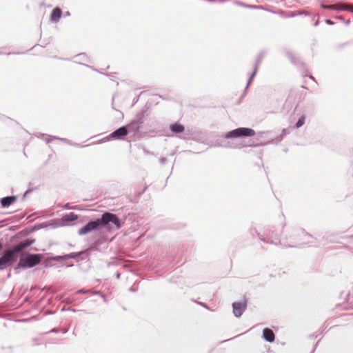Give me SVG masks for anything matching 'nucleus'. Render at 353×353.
Wrapping results in <instances>:
<instances>
[{
	"instance_id": "obj_1",
	"label": "nucleus",
	"mask_w": 353,
	"mask_h": 353,
	"mask_svg": "<svg viewBox=\"0 0 353 353\" xmlns=\"http://www.w3.org/2000/svg\"><path fill=\"white\" fill-rule=\"evenodd\" d=\"M34 243L33 239H26L5 249L0 256V270H4L17 261L19 253Z\"/></svg>"
},
{
	"instance_id": "obj_2",
	"label": "nucleus",
	"mask_w": 353,
	"mask_h": 353,
	"mask_svg": "<svg viewBox=\"0 0 353 353\" xmlns=\"http://www.w3.org/2000/svg\"><path fill=\"white\" fill-rule=\"evenodd\" d=\"M254 135H255L254 130L248 128H239L223 135L216 145L225 148H241L243 145L238 143L235 139Z\"/></svg>"
},
{
	"instance_id": "obj_3",
	"label": "nucleus",
	"mask_w": 353,
	"mask_h": 353,
	"mask_svg": "<svg viewBox=\"0 0 353 353\" xmlns=\"http://www.w3.org/2000/svg\"><path fill=\"white\" fill-rule=\"evenodd\" d=\"M110 223H113L117 229L121 228V223L119 219L114 214L105 212L100 219L89 221L86 225L78 230L79 235H85L93 230H100L101 226H105Z\"/></svg>"
},
{
	"instance_id": "obj_4",
	"label": "nucleus",
	"mask_w": 353,
	"mask_h": 353,
	"mask_svg": "<svg viewBox=\"0 0 353 353\" xmlns=\"http://www.w3.org/2000/svg\"><path fill=\"white\" fill-rule=\"evenodd\" d=\"M290 231L289 242H283L285 248H300L303 245H310L314 243V238L301 228H292Z\"/></svg>"
},
{
	"instance_id": "obj_5",
	"label": "nucleus",
	"mask_w": 353,
	"mask_h": 353,
	"mask_svg": "<svg viewBox=\"0 0 353 353\" xmlns=\"http://www.w3.org/2000/svg\"><path fill=\"white\" fill-rule=\"evenodd\" d=\"M19 262L14 267V270L17 272L19 269H28L32 268L37 265L39 264L43 259V254H31L28 252H21Z\"/></svg>"
},
{
	"instance_id": "obj_6",
	"label": "nucleus",
	"mask_w": 353,
	"mask_h": 353,
	"mask_svg": "<svg viewBox=\"0 0 353 353\" xmlns=\"http://www.w3.org/2000/svg\"><path fill=\"white\" fill-rule=\"evenodd\" d=\"M145 113L146 111L143 110L138 112L134 118L125 125L128 130V134H131L135 139H141L143 137L141 128L144 123Z\"/></svg>"
},
{
	"instance_id": "obj_7",
	"label": "nucleus",
	"mask_w": 353,
	"mask_h": 353,
	"mask_svg": "<svg viewBox=\"0 0 353 353\" xmlns=\"http://www.w3.org/2000/svg\"><path fill=\"white\" fill-rule=\"evenodd\" d=\"M279 236L280 232H276L274 227L268 226L264 230L261 237V241L274 245H283V243L279 240Z\"/></svg>"
},
{
	"instance_id": "obj_8",
	"label": "nucleus",
	"mask_w": 353,
	"mask_h": 353,
	"mask_svg": "<svg viewBox=\"0 0 353 353\" xmlns=\"http://www.w3.org/2000/svg\"><path fill=\"white\" fill-rule=\"evenodd\" d=\"M128 134V130L125 125L121 126L113 131L108 137L104 138V141H110L111 139L122 140Z\"/></svg>"
},
{
	"instance_id": "obj_9",
	"label": "nucleus",
	"mask_w": 353,
	"mask_h": 353,
	"mask_svg": "<svg viewBox=\"0 0 353 353\" xmlns=\"http://www.w3.org/2000/svg\"><path fill=\"white\" fill-rule=\"evenodd\" d=\"M170 130L172 132V135L179 139H186V137L183 135L185 132V127L183 125L179 123H172L170 125Z\"/></svg>"
},
{
	"instance_id": "obj_10",
	"label": "nucleus",
	"mask_w": 353,
	"mask_h": 353,
	"mask_svg": "<svg viewBox=\"0 0 353 353\" xmlns=\"http://www.w3.org/2000/svg\"><path fill=\"white\" fill-rule=\"evenodd\" d=\"M246 307V301L234 302L232 303V311L234 315L237 318L240 317L245 310Z\"/></svg>"
},
{
	"instance_id": "obj_11",
	"label": "nucleus",
	"mask_w": 353,
	"mask_h": 353,
	"mask_svg": "<svg viewBox=\"0 0 353 353\" xmlns=\"http://www.w3.org/2000/svg\"><path fill=\"white\" fill-rule=\"evenodd\" d=\"M263 57H264V53L263 52H261V53H260L258 55L257 59H256V62H255L254 71L251 74V75H250V78L248 79V81L247 83L245 89H247L249 87V85H250V84L253 77L255 76V74H256V72L258 70L259 66V65H260V63L261 62V60L263 59Z\"/></svg>"
},
{
	"instance_id": "obj_12",
	"label": "nucleus",
	"mask_w": 353,
	"mask_h": 353,
	"mask_svg": "<svg viewBox=\"0 0 353 353\" xmlns=\"http://www.w3.org/2000/svg\"><path fill=\"white\" fill-rule=\"evenodd\" d=\"M81 254H82V252H71L70 254H65V255H63V256H56L52 258V260L54 261L59 262V261H61L63 260H66V259H77L80 255H81Z\"/></svg>"
},
{
	"instance_id": "obj_13",
	"label": "nucleus",
	"mask_w": 353,
	"mask_h": 353,
	"mask_svg": "<svg viewBox=\"0 0 353 353\" xmlns=\"http://www.w3.org/2000/svg\"><path fill=\"white\" fill-rule=\"evenodd\" d=\"M17 201L16 196H5L1 199V205L3 208H8Z\"/></svg>"
},
{
	"instance_id": "obj_14",
	"label": "nucleus",
	"mask_w": 353,
	"mask_h": 353,
	"mask_svg": "<svg viewBox=\"0 0 353 353\" xmlns=\"http://www.w3.org/2000/svg\"><path fill=\"white\" fill-rule=\"evenodd\" d=\"M263 337L265 341L269 343H272L274 341V334L270 328H265L263 330Z\"/></svg>"
},
{
	"instance_id": "obj_15",
	"label": "nucleus",
	"mask_w": 353,
	"mask_h": 353,
	"mask_svg": "<svg viewBox=\"0 0 353 353\" xmlns=\"http://www.w3.org/2000/svg\"><path fill=\"white\" fill-rule=\"evenodd\" d=\"M61 13H62L61 10L59 8H55L52 10V12L51 14L50 21L52 23H57L61 18Z\"/></svg>"
},
{
	"instance_id": "obj_16",
	"label": "nucleus",
	"mask_w": 353,
	"mask_h": 353,
	"mask_svg": "<svg viewBox=\"0 0 353 353\" xmlns=\"http://www.w3.org/2000/svg\"><path fill=\"white\" fill-rule=\"evenodd\" d=\"M78 219V215L74 212H70L63 216L62 220L63 221L68 223L76 221Z\"/></svg>"
},
{
	"instance_id": "obj_17",
	"label": "nucleus",
	"mask_w": 353,
	"mask_h": 353,
	"mask_svg": "<svg viewBox=\"0 0 353 353\" xmlns=\"http://www.w3.org/2000/svg\"><path fill=\"white\" fill-rule=\"evenodd\" d=\"M288 133V130L286 129H283L282 133L276 137L274 139H272L271 141H269L267 142V143H279L281 142L283 137Z\"/></svg>"
},
{
	"instance_id": "obj_18",
	"label": "nucleus",
	"mask_w": 353,
	"mask_h": 353,
	"mask_svg": "<svg viewBox=\"0 0 353 353\" xmlns=\"http://www.w3.org/2000/svg\"><path fill=\"white\" fill-rule=\"evenodd\" d=\"M273 13L277 14L283 18H291L294 17V11H283L279 10L277 12L272 11Z\"/></svg>"
},
{
	"instance_id": "obj_19",
	"label": "nucleus",
	"mask_w": 353,
	"mask_h": 353,
	"mask_svg": "<svg viewBox=\"0 0 353 353\" xmlns=\"http://www.w3.org/2000/svg\"><path fill=\"white\" fill-rule=\"evenodd\" d=\"M248 232L252 238L259 237V239L261 240V237L262 236V235L258 232L255 227H250L248 230Z\"/></svg>"
},
{
	"instance_id": "obj_20",
	"label": "nucleus",
	"mask_w": 353,
	"mask_h": 353,
	"mask_svg": "<svg viewBox=\"0 0 353 353\" xmlns=\"http://www.w3.org/2000/svg\"><path fill=\"white\" fill-rule=\"evenodd\" d=\"M343 5H342L341 7H336L335 6H332V5H330V6H327V5H325L323 3H320V6L323 8V9H325V10H336V11H341L340 10V8L343 6Z\"/></svg>"
},
{
	"instance_id": "obj_21",
	"label": "nucleus",
	"mask_w": 353,
	"mask_h": 353,
	"mask_svg": "<svg viewBox=\"0 0 353 353\" xmlns=\"http://www.w3.org/2000/svg\"><path fill=\"white\" fill-rule=\"evenodd\" d=\"M286 55L291 60L292 63H293L294 64L297 63L296 61V55L292 51H290V50L287 51Z\"/></svg>"
},
{
	"instance_id": "obj_22",
	"label": "nucleus",
	"mask_w": 353,
	"mask_h": 353,
	"mask_svg": "<svg viewBox=\"0 0 353 353\" xmlns=\"http://www.w3.org/2000/svg\"><path fill=\"white\" fill-rule=\"evenodd\" d=\"M340 10H345L353 13V4H343Z\"/></svg>"
},
{
	"instance_id": "obj_23",
	"label": "nucleus",
	"mask_w": 353,
	"mask_h": 353,
	"mask_svg": "<svg viewBox=\"0 0 353 353\" xmlns=\"http://www.w3.org/2000/svg\"><path fill=\"white\" fill-rule=\"evenodd\" d=\"M305 116L302 115L297 121V122L295 124V127L296 128H301L303 124L305 123Z\"/></svg>"
},
{
	"instance_id": "obj_24",
	"label": "nucleus",
	"mask_w": 353,
	"mask_h": 353,
	"mask_svg": "<svg viewBox=\"0 0 353 353\" xmlns=\"http://www.w3.org/2000/svg\"><path fill=\"white\" fill-rule=\"evenodd\" d=\"M294 17L300 15H310V13L305 10L294 11Z\"/></svg>"
},
{
	"instance_id": "obj_25",
	"label": "nucleus",
	"mask_w": 353,
	"mask_h": 353,
	"mask_svg": "<svg viewBox=\"0 0 353 353\" xmlns=\"http://www.w3.org/2000/svg\"><path fill=\"white\" fill-rule=\"evenodd\" d=\"M77 57H79L81 61H88V58L87 57V55L84 53H82V54H79L77 56Z\"/></svg>"
},
{
	"instance_id": "obj_26",
	"label": "nucleus",
	"mask_w": 353,
	"mask_h": 353,
	"mask_svg": "<svg viewBox=\"0 0 353 353\" xmlns=\"http://www.w3.org/2000/svg\"><path fill=\"white\" fill-rule=\"evenodd\" d=\"M70 145L76 147V148H85V147L88 146V145H81L79 143H74V142H72V143H70Z\"/></svg>"
},
{
	"instance_id": "obj_27",
	"label": "nucleus",
	"mask_w": 353,
	"mask_h": 353,
	"mask_svg": "<svg viewBox=\"0 0 353 353\" xmlns=\"http://www.w3.org/2000/svg\"><path fill=\"white\" fill-rule=\"evenodd\" d=\"M60 141L63 143H67L69 145H70V143H72V141L70 140L65 139V138L60 139Z\"/></svg>"
},
{
	"instance_id": "obj_28",
	"label": "nucleus",
	"mask_w": 353,
	"mask_h": 353,
	"mask_svg": "<svg viewBox=\"0 0 353 353\" xmlns=\"http://www.w3.org/2000/svg\"><path fill=\"white\" fill-rule=\"evenodd\" d=\"M59 330L58 328H52L48 333H58Z\"/></svg>"
},
{
	"instance_id": "obj_29",
	"label": "nucleus",
	"mask_w": 353,
	"mask_h": 353,
	"mask_svg": "<svg viewBox=\"0 0 353 353\" xmlns=\"http://www.w3.org/2000/svg\"><path fill=\"white\" fill-rule=\"evenodd\" d=\"M89 292V290H85L83 289L79 290L77 291V293L79 294H87Z\"/></svg>"
},
{
	"instance_id": "obj_30",
	"label": "nucleus",
	"mask_w": 353,
	"mask_h": 353,
	"mask_svg": "<svg viewBox=\"0 0 353 353\" xmlns=\"http://www.w3.org/2000/svg\"><path fill=\"white\" fill-rule=\"evenodd\" d=\"M49 137L50 139H57V140H59V141H60V139H61V137H59L57 136H52V135H50Z\"/></svg>"
},
{
	"instance_id": "obj_31",
	"label": "nucleus",
	"mask_w": 353,
	"mask_h": 353,
	"mask_svg": "<svg viewBox=\"0 0 353 353\" xmlns=\"http://www.w3.org/2000/svg\"><path fill=\"white\" fill-rule=\"evenodd\" d=\"M166 161V159L165 157H162L159 159V162L161 164H164Z\"/></svg>"
},
{
	"instance_id": "obj_32",
	"label": "nucleus",
	"mask_w": 353,
	"mask_h": 353,
	"mask_svg": "<svg viewBox=\"0 0 353 353\" xmlns=\"http://www.w3.org/2000/svg\"><path fill=\"white\" fill-rule=\"evenodd\" d=\"M325 23L330 26L334 25V22L332 21H331L330 19H326Z\"/></svg>"
},
{
	"instance_id": "obj_33",
	"label": "nucleus",
	"mask_w": 353,
	"mask_h": 353,
	"mask_svg": "<svg viewBox=\"0 0 353 353\" xmlns=\"http://www.w3.org/2000/svg\"><path fill=\"white\" fill-rule=\"evenodd\" d=\"M31 192H32V190H28L27 191H26L23 194V198H25L26 196V195L28 194Z\"/></svg>"
},
{
	"instance_id": "obj_34",
	"label": "nucleus",
	"mask_w": 353,
	"mask_h": 353,
	"mask_svg": "<svg viewBox=\"0 0 353 353\" xmlns=\"http://www.w3.org/2000/svg\"><path fill=\"white\" fill-rule=\"evenodd\" d=\"M59 332H61L63 334H65L68 332V330L65 329V328H62V329L59 330Z\"/></svg>"
},
{
	"instance_id": "obj_35",
	"label": "nucleus",
	"mask_w": 353,
	"mask_h": 353,
	"mask_svg": "<svg viewBox=\"0 0 353 353\" xmlns=\"http://www.w3.org/2000/svg\"><path fill=\"white\" fill-rule=\"evenodd\" d=\"M234 3L236 5H239V6H245L243 3H241V1H234Z\"/></svg>"
},
{
	"instance_id": "obj_36",
	"label": "nucleus",
	"mask_w": 353,
	"mask_h": 353,
	"mask_svg": "<svg viewBox=\"0 0 353 353\" xmlns=\"http://www.w3.org/2000/svg\"><path fill=\"white\" fill-rule=\"evenodd\" d=\"M246 7H250V6H245ZM252 8H259V9H263L264 8L262 6H251Z\"/></svg>"
},
{
	"instance_id": "obj_37",
	"label": "nucleus",
	"mask_w": 353,
	"mask_h": 353,
	"mask_svg": "<svg viewBox=\"0 0 353 353\" xmlns=\"http://www.w3.org/2000/svg\"><path fill=\"white\" fill-rule=\"evenodd\" d=\"M199 304H200L201 305H202L203 307H205V308L208 309V307L207 306V305H206L205 303H199Z\"/></svg>"
},
{
	"instance_id": "obj_38",
	"label": "nucleus",
	"mask_w": 353,
	"mask_h": 353,
	"mask_svg": "<svg viewBox=\"0 0 353 353\" xmlns=\"http://www.w3.org/2000/svg\"><path fill=\"white\" fill-rule=\"evenodd\" d=\"M337 19H339V20H341V21H344V18H343V17H342V16H339V17H337Z\"/></svg>"
},
{
	"instance_id": "obj_39",
	"label": "nucleus",
	"mask_w": 353,
	"mask_h": 353,
	"mask_svg": "<svg viewBox=\"0 0 353 353\" xmlns=\"http://www.w3.org/2000/svg\"><path fill=\"white\" fill-rule=\"evenodd\" d=\"M120 276H121L120 273L119 272H117V274H116L117 279H120Z\"/></svg>"
},
{
	"instance_id": "obj_40",
	"label": "nucleus",
	"mask_w": 353,
	"mask_h": 353,
	"mask_svg": "<svg viewBox=\"0 0 353 353\" xmlns=\"http://www.w3.org/2000/svg\"><path fill=\"white\" fill-rule=\"evenodd\" d=\"M93 294H100L101 292L100 291H94Z\"/></svg>"
},
{
	"instance_id": "obj_41",
	"label": "nucleus",
	"mask_w": 353,
	"mask_h": 353,
	"mask_svg": "<svg viewBox=\"0 0 353 353\" xmlns=\"http://www.w3.org/2000/svg\"><path fill=\"white\" fill-rule=\"evenodd\" d=\"M3 248V243L0 241V250Z\"/></svg>"
},
{
	"instance_id": "obj_42",
	"label": "nucleus",
	"mask_w": 353,
	"mask_h": 353,
	"mask_svg": "<svg viewBox=\"0 0 353 353\" xmlns=\"http://www.w3.org/2000/svg\"><path fill=\"white\" fill-rule=\"evenodd\" d=\"M65 208L66 209H70V208L69 207V204L68 203L65 204Z\"/></svg>"
},
{
	"instance_id": "obj_43",
	"label": "nucleus",
	"mask_w": 353,
	"mask_h": 353,
	"mask_svg": "<svg viewBox=\"0 0 353 353\" xmlns=\"http://www.w3.org/2000/svg\"><path fill=\"white\" fill-rule=\"evenodd\" d=\"M318 25H319V21H316L314 23V26H317Z\"/></svg>"
},
{
	"instance_id": "obj_44",
	"label": "nucleus",
	"mask_w": 353,
	"mask_h": 353,
	"mask_svg": "<svg viewBox=\"0 0 353 353\" xmlns=\"http://www.w3.org/2000/svg\"><path fill=\"white\" fill-rule=\"evenodd\" d=\"M70 12L68 11L65 13V16H70Z\"/></svg>"
},
{
	"instance_id": "obj_45",
	"label": "nucleus",
	"mask_w": 353,
	"mask_h": 353,
	"mask_svg": "<svg viewBox=\"0 0 353 353\" xmlns=\"http://www.w3.org/2000/svg\"><path fill=\"white\" fill-rule=\"evenodd\" d=\"M130 290L131 291H133V292H135V291H136V289H135V288H132V287Z\"/></svg>"
},
{
	"instance_id": "obj_46",
	"label": "nucleus",
	"mask_w": 353,
	"mask_h": 353,
	"mask_svg": "<svg viewBox=\"0 0 353 353\" xmlns=\"http://www.w3.org/2000/svg\"><path fill=\"white\" fill-rule=\"evenodd\" d=\"M208 1H210V2H215V1H219V0H208Z\"/></svg>"
},
{
	"instance_id": "obj_47",
	"label": "nucleus",
	"mask_w": 353,
	"mask_h": 353,
	"mask_svg": "<svg viewBox=\"0 0 353 353\" xmlns=\"http://www.w3.org/2000/svg\"><path fill=\"white\" fill-rule=\"evenodd\" d=\"M350 20H347V21H345V23H346L347 25L350 24Z\"/></svg>"
},
{
	"instance_id": "obj_48",
	"label": "nucleus",
	"mask_w": 353,
	"mask_h": 353,
	"mask_svg": "<svg viewBox=\"0 0 353 353\" xmlns=\"http://www.w3.org/2000/svg\"><path fill=\"white\" fill-rule=\"evenodd\" d=\"M40 135H42V136H43V134H37L36 136H37V137L40 138Z\"/></svg>"
},
{
	"instance_id": "obj_49",
	"label": "nucleus",
	"mask_w": 353,
	"mask_h": 353,
	"mask_svg": "<svg viewBox=\"0 0 353 353\" xmlns=\"http://www.w3.org/2000/svg\"><path fill=\"white\" fill-rule=\"evenodd\" d=\"M46 142H47V143H49V142H50V139H47V140H46Z\"/></svg>"
},
{
	"instance_id": "obj_50",
	"label": "nucleus",
	"mask_w": 353,
	"mask_h": 353,
	"mask_svg": "<svg viewBox=\"0 0 353 353\" xmlns=\"http://www.w3.org/2000/svg\"><path fill=\"white\" fill-rule=\"evenodd\" d=\"M2 54V53H1V52H0V54Z\"/></svg>"
}]
</instances>
